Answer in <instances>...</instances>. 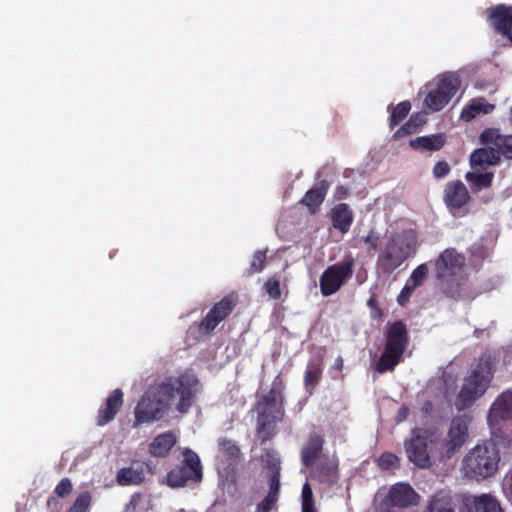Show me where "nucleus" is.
Wrapping results in <instances>:
<instances>
[{"label":"nucleus","mask_w":512,"mask_h":512,"mask_svg":"<svg viewBox=\"0 0 512 512\" xmlns=\"http://www.w3.org/2000/svg\"><path fill=\"white\" fill-rule=\"evenodd\" d=\"M198 378L189 372L166 377L161 383L147 390L135 408V426L153 423L163 418L175 395H179L177 411L184 414L194 403L198 390Z\"/></svg>","instance_id":"1"},{"label":"nucleus","mask_w":512,"mask_h":512,"mask_svg":"<svg viewBox=\"0 0 512 512\" xmlns=\"http://www.w3.org/2000/svg\"><path fill=\"white\" fill-rule=\"evenodd\" d=\"M469 417L456 416L451 420L447 437L441 439L436 430L416 428L405 442L408 459L419 468H429L431 458L444 462L451 459L468 438Z\"/></svg>","instance_id":"2"},{"label":"nucleus","mask_w":512,"mask_h":512,"mask_svg":"<svg viewBox=\"0 0 512 512\" xmlns=\"http://www.w3.org/2000/svg\"><path fill=\"white\" fill-rule=\"evenodd\" d=\"M419 235L414 228H405L391 233L376 261L377 270L390 275L407 260L413 258L419 248Z\"/></svg>","instance_id":"3"},{"label":"nucleus","mask_w":512,"mask_h":512,"mask_svg":"<svg viewBox=\"0 0 512 512\" xmlns=\"http://www.w3.org/2000/svg\"><path fill=\"white\" fill-rule=\"evenodd\" d=\"M285 388L284 379L278 374L273 379L270 390L262 395L255 404L257 434L261 438L262 443L274 436L276 424L282 422L285 417Z\"/></svg>","instance_id":"4"},{"label":"nucleus","mask_w":512,"mask_h":512,"mask_svg":"<svg viewBox=\"0 0 512 512\" xmlns=\"http://www.w3.org/2000/svg\"><path fill=\"white\" fill-rule=\"evenodd\" d=\"M438 288L448 298L458 300L462 296L467 277L463 272L465 257L455 248H447L431 261Z\"/></svg>","instance_id":"5"},{"label":"nucleus","mask_w":512,"mask_h":512,"mask_svg":"<svg viewBox=\"0 0 512 512\" xmlns=\"http://www.w3.org/2000/svg\"><path fill=\"white\" fill-rule=\"evenodd\" d=\"M409 342L407 325L402 320L387 323L384 349L375 365V370L380 374L394 371L402 362Z\"/></svg>","instance_id":"6"},{"label":"nucleus","mask_w":512,"mask_h":512,"mask_svg":"<svg viewBox=\"0 0 512 512\" xmlns=\"http://www.w3.org/2000/svg\"><path fill=\"white\" fill-rule=\"evenodd\" d=\"M493 378V364L490 356H481L465 379V383L455 399V407L463 411L484 395Z\"/></svg>","instance_id":"7"},{"label":"nucleus","mask_w":512,"mask_h":512,"mask_svg":"<svg viewBox=\"0 0 512 512\" xmlns=\"http://www.w3.org/2000/svg\"><path fill=\"white\" fill-rule=\"evenodd\" d=\"M500 454L492 443L475 446L464 457L462 468L465 475L472 479H485L493 476L498 470Z\"/></svg>","instance_id":"8"},{"label":"nucleus","mask_w":512,"mask_h":512,"mask_svg":"<svg viewBox=\"0 0 512 512\" xmlns=\"http://www.w3.org/2000/svg\"><path fill=\"white\" fill-rule=\"evenodd\" d=\"M184 460L172 468L166 475V484L171 488L187 486L189 482L202 480V466L199 456L186 448L183 452Z\"/></svg>","instance_id":"9"},{"label":"nucleus","mask_w":512,"mask_h":512,"mask_svg":"<svg viewBox=\"0 0 512 512\" xmlns=\"http://www.w3.org/2000/svg\"><path fill=\"white\" fill-rule=\"evenodd\" d=\"M355 260L349 255L342 261L329 265L320 276V291L325 297L337 293L352 277Z\"/></svg>","instance_id":"10"},{"label":"nucleus","mask_w":512,"mask_h":512,"mask_svg":"<svg viewBox=\"0 0 512 512\" xmlns=\"http://www.w3.org/2000/svg\"><path fill=\"white\" fill-rule=\"evenodd\" d=\"M460 84V79L456 74H443L438 80L436 88L427 94L424 104L434 112L442 110L457 93Z\"/></svg>","instance_id":"11"},{"label":"nucleus","mask_w":512,"mask_h":512,"mask_svg":"<svg viewBox=\"0 0 512 512\" xmlns=\"http://www.w3.org/2000/svg\"><path fill=\"white\" fill-rule=\"evenodd\" d=\"M238 304V295L231 293L216 302L206 316L197 324L198 330L209 334L234 311Z\"/></svg>","instance_id":"12"},{"label":"nucleus","mask_w":512,"mask_h":512,"mask_svg":"<svg viewBox=\"0 0 512 512\" xmlns=\"http://www.w3.org/2000/svg\"><path fill=\"white\" fill-rule=\"evenodd\" d=\"M443 200L449 212L454 217L460 218L469 214L467 205L471 200V196L462 181H449L445 185Z\"/></svg>","instance_id":"13"},{"label":"nucleus","mask_w":512,"mask_h":512,"mask_svg":"<svg viewBox=\"0 0 512 512\" xmlns=\"http://www.w3.org/2000/svg\"><path fill=\"white\" fill-rule=\"evenodd\" d=\"M482 145H490L498 152L499 161L501 158L512 160V135L501 133L498 128H486L479 135Z\"/></svg>","instance_id":"14"},{"label":"nucleus","mask_w":512,"mask_h":512,"mask_svg":"<svg viewBox=\"0 0 512 512\" xmlns=\"http://www.w3.org/2000/svg\"><path fill=\"white\" fill-rule=\"evenodd\" d=\"M311 476L314 480L322 484H336L339 480L338 458L335 456L320 458V460L311 467Z\"/></svg>","instance_id":"15"},{"label":"nucleus","mask_w":512,"mask_h":512,"mask_svg":"<svg viewBox=\"0 0 512 512\" xmlns=\"http://www.w3.org/2000/svg\"><path fill=\"white\" fill-rule=\"evenodd\" d=\"M418 494L409 484L399 483L391 487L384 499L388 507L406 508L418 504Z\"/></svg>","instance_id":"16"},{"label":"nucleus","mask_w":512,"mask_h":512,"mask_svg":"<svg viewBox=\"0 0 512 512\" xmlns=\"http://www.w3.org/2000/svg\"><path fill=\"white\" fill-rule=\"evenodd\" d=\"M324 437L316 432L308 435L306 442L303 444L300 452L301 462L306 468H311L320 460L324 447Z\"/></svg>","instance_id":"17"},{"label":"nucleus","mask_w":512,"mask_h":512,"mask_svg":"<svg viewBox=\"0 0 512 512\" xmlns=\"http://www.w3.org/2000/svg\"><path fill=\"white\" fill-rule=\"evenodd\" d=\"M123 405V392L117 388L107 397L105 404L98 410L97 425L104 426L111 422Z\"/></svg>","instance_id":"18"},{"label":"nucleus","mask_w":512,"mask_h":512,"mask_svg":"<svg viewBox=\"0 0 512 512\" xmlns=\"http://www.w3.org/2000/svg\"><path fill=\"white\" fill-rule=\"evenodd\" d=\"M475 149L470 155V165L472 168L486 170L490 166L500 164L498 152L494 151L490 145Z\"/></svg>","instance_id":"19"},{"label":"nucleus","mask_w":512,"mask_h":512,"mask_svg":"<svg viewBox=\"0 0 512 512\" xmlns=\"http://www.w3.org/2000/svg\"><path fill=\"white\" fill-rule=\"evenodd\" d=\"M329 183L327 180H321L316 187L309 189L300 203L306 206L311 213H316L321 204L324 202Z\"/></svg>","instance_id":"20"},{"label":"nucleus","mask_w":512,"mask_h":512,"mask_svg":"<svg viewBox=\"0 0 512 512\" xmlns=\"http://www.w3.org/2000/svg\"><path fill=\"white\" fill-rule=\"evenodd\" d=\"M176 442L177 437L171 431L159 434L149 444V453L153 457L164 458L169 454Z\"/></svg>","instance_id":"21"},{"label":"nucleus","mask_w":512,"mask_h":512,"mask_svg":"<svg viewBox=\"0 0 512 512\" xmlns=\"http://www.w3.org/2000/svg\"><path fill=\"white\" fill-rule=\"evenodd\" d=\"M353 212L346 203L337 204L331 210L332 225L342 233H347L353 223Z\"/></svg>","instance_id":"22"},{"label":"nucleus","mask_w":512,"mask_h":512,"mask_svg":"<svg viewBox=\"0 0 512 512\" xmlns=\"http://www.w3.org/2000/svg\"><path fill=\"white\" fill-rule=\"evenodd\" d=\"M218 451L225 457L229 466L237 465L242 459V452L238 444L226 437L218 440Z\"/></svg>","instance_id":"23"},{"label":"nucleus","mask_w":512,"mask_h":512,"mask_svg":"<svg viewBox=\"0 0 512 512\" xmlns=\"http://www.w3.org/2000/svg\"><path fill=\"white\" fill-rule=\"evenodd\" d=\"M445 144V137L442 134L420 136L410 140V147L419 151H438Z\"/></svg>","instance_id":"24"},{"label":"nucleus","mask_w":512,"mask_h":512,"mask_svg":"<svg viewBox=\"0 0 512 512\" xmlns=\"http://www.w3.org/2000/svg\"><path fill=\"white\" fill-rule=\"evenodd\" d=\"M493 104L487 103L485 99H474L468 105H466L461 114L460 118L466 122L473 120L479 114H489L494 110Z\"/></svg>","instance_id":"25"},{"label":"nucleus","mask_w":512,"mask_h":512,"mask_svg":"<svg viewBox=\"0 0 512 512\" xmlns=\"http://www.w3.org/2000/svg\"><path fill=\"white\" fill-rule=\"evenodd\" d=\"M491 413L500 419H508L512 415V390L502 392L493 403Z\"/></svg>","instance_id":"26"},{"label":"nucleus","mask_w":512,"mask_h":512,"mask_svg":"<svg viewBox=\"0 0 512 512\" xmlns=\"http://www.w3.org/2000/svg\"><path fill=\"white\" fill-rule=\"evenodd\" d=\"M471 506L475 512H503L499 501L490 494L473 497Z\"/></svg>","instance_id":"27"},{"label":"nucleus","mask_w":512,"mask_h":512,"mask_svg":"<svg viewBox=\"0 0 512 512\" xmlns=\"http://www.w3.org/2000/svg\"><path fill=\"white\" fill-rule=\"evenodd\" d=\"M144 472L142 469H134L133 467H124L117 473L116 480L121 486L139 485L144 481Z\"/></svg>","instance_id":"28"},{"label":"nucleus","mask_w":512,"mask_h":512,"mask_svg":"<svg viewBox=\"0 0 512 512\" xmlns=\"http://www.w3.org/2000/svg\"><path fill=\"white\" fill-rule=\"evenodd\" d=\"M494 178V173L485 172V173H475V172H467L465 175V179L472 184V191L478 192L483 188H489L492 185Z\"/></svg>","instance_id":"29"},{"label":"nucleus","mask_w":512,"mask_h":512,"mask_svg":"<svg viewBox=\"0 0 512 512\" xmlns=\"http://www.w3.org/2000/svg\"><path fill=\"white\" fill-rule=\"evenodd\" d=\"M322 365L319 361L309 362L304 374V385L306 388H314L319 384L322 376Z\"/></svg>","instance_id":"30"},{"label":"nucleus","mask_w":512,"mask_h":512,"mask_svg":"<svg viewBox=\"0 0 512 512\" xmlns=\"http://www.w3.org/2000/svg\"><path fill=\"white\" fill-rule=\"evenodd\" d=\"M410 110L411 103L407 100L397 104L391 112L389 118L390 129H394L397 125H399L408 116Z\"/></svg>","instance_id":"31"},{"label":"nucleus","mask_w":512,"mask_h":512,"mask_svg":"<svg viewBox=\"0 0 512 512\" xmlns=\"http://www.w3.org/2000/svg\"><path fill=\"white\" fill-rule=\"evenodd\" d=\"M261 463L268 468L271 473H280V458L273 449H264L260 456Z\"/></svg>","instance_id":"32"},{"label":"nucleus","mask_w":512,"mask_h":512,"mask_svg":"<svg viewBox=\"0 0 512 512\" xmlns=\"http://www.w3.org/2000/svg\"><path fill=\"white\" fill-rule=\"evenodd\" d=\"M92 504V494L89 491H83L78 494L73 504L67 512H89Z\"/></svg>","instance_id":"33"},{"label":"nucleus","mask_w":512,"mask_h":512,"mask_svg":"<svg viewBox=\"0 0 512 512\" xmlns=\"http://www.w3.org/2000/svg\"><path fill=\"white\" fill-rule=\"evenodd\" d=\"M428 273V263H422L412 271L407 282L410 283L413 287L418 288L424 283Z\"/></svg>","instance_id":"34"},{"label":"nucleus","mask_w":512,"mask_h":512,"mask_svg":"<svg viewBox=\"0 0 512 512\" xmlns=\"http://www.w3.org/2000/svg\"><path fill=\"white\" fill-rule=\"evenodd\" d=\"M424 512H454V510L449 500L434 496Z\"/></svg>","instance_id":"35"},{"label":"nucleus","mask_w":512,"mask_h":512,"mask_svg":"<svg viewBox=\"0 0 512 512\" xmlns=\"http://www.w3.org/2000/svg\"><path fill=\"white\" fill-rule=\"evenodd\" d=\"M266 254H267V249L257 250L253 254L252 262H251V265L249 268L250 274L260 273L264 269L265 263H266V258H267Z\"/></svg>","instance_id":"36"},{"label":"nucleus","mask_w":512,"mask_h":512,"mask_svg":"<svg viewBox=\"0 0 512 512\" xmlns=\"http://www.w3.org/2000/svg\"><path fill=\"white\" fill-rule=\"evenodd\" d=\"M270 298L277 300L281 297L280 280L277 276L270 277L264 285Z\"/></svg>","instance_id":"37"},{"label":"nucleus","mask_w":512,"mask_h":512,"mask_svg":"<svg viewBox=\"0 0 512 512\" xmlns=\"http://www.w3.org/2000/svg\"><path fill=\"white\" fill-rule=\"evenodd\" d=\"M378 465L384 470H390L398 467L399 458L392 453H383L378 459Z\"/></svg>","instance_id":"38"},{"label":"nucleus","mask_w":512,"mask_h":512,"mask_svg":"<svg viewBox=\"0 0 512 512\" xmlns=\"http://www.w3.org/2000/svg\"><path fill=\"white\" fill-rule=\"evenodd\" d=\"M73 484L69 478H62L54 489L55 494L60 498H65L71 494Z\"/></svg>","instance_id":"39"},{"label":"nucleus","mask_w":512,"mask_h":512,"mask_svg":"<svg viewBox=\"0 0 512 512\" xmlns=\"http://www.w3.org/2000/svg\"><path fill=\"white\" fill-rule=\"evenodd\" d=\"M362 241L366 244L368 252L376 251L379 246L380 237L375 230L371 229L366 236L362 237Z\"/></svg>","instance_id":"40"},{"label":"nucleus","mask_w":512,"mask_h":512,"mask_svg":"<svg viewBox=\"0 0 512 512\" xmlns=\"http://www.w3.org/2000/svg\"><path fill=\"white\" fill-rule=\"evenodd\" d=\"M315 506L313 491L308 482H305L301 491V507Z\"/></svg>","instance_id":"41"},{"label":"nucleus","mask_w":512,"mask_h":512,"mask_svg":"<svg viewBox=\"0 0 512 512\" xmlns=\"http://www.w3.org/2000/svg\"><path fill=\"white\" fill-rule=\"evenodd\" d=\"M415 287H413L410 283L406 282L399 295L397 296V302L400 306H405L412 294L415 291Z\"/></svg>","instance_id":"42"},{"label":"nucleus","mask_w":512,"mask_h":512,"mask_svg":"<svg viewBox=\"0 0 512 512\" xmlns=\"http://www.w3.org/2000/svg\"><path fill=\"white\" fill-rule=\"evenodd\" d=\"M450 166L445 161H439L434 165L433 175L437 179L445 178L450 173Z\"/></svg>","instance_id":"43"},{"label":"nucleus","mask_w":512,"mask_h":512,"mask_svg":"<svg viewBox=\"0 0 512 512\" xmlns=\"http://www.w3.org/2000/svg\"><path fill=\"white\" fill-rule=\"evenodd\" d=\"M418 130L411 125L408 121L402 125L394 134L393 139L394 140H400L404 138L405 136L411 135L416 133Z\"/></svg>","instance_id":"44"},{"label":"nucleus","mask_w":512,"mask_h":512,"mask_svg":"<svg viewBox=\"0 0 512 512\" xmlns=\"http://www.w3.org/2000/svg\"><path fill=\"white\" fill-rule=\"evenodd\" d=\"M277 498L272 495L266 497L257 505L256 512H269L277 502Z\"/></svg>","instance_id":"45"},{"label":"nucleus","mask_w":512,"mask_h":512,"mask_svg":"<svg viewBox=\"0 0 512 512\" xmlns=\"http://www.w3.org/2000/svg\"><path fill=\"white\" fill-rule=\"evenodd\" d=\"M269 492L268 495H272L278 499V494L280 490V473H273L269 480Z\"/></svg>","instance_id":"46"},{"label":"nucleus","mask_w":512,"mask_h":512,"mask_svg":"<svg viewBox=\"0 0 512 512\" xmlns=\"http://www.w3.org/2000/svg\"><path fill=\"white\" fill-rule=\"evenodd\" d=\"M143 496L141 493L136 492L131 495L129 502L125 507V512H136L138 506L140 505Z\"/></svg>","instance_id":"47"},{"label":"nucleus","mask_w":512,"mask_h":512,"mask_svg":"<svg viewBox=\"0 0 512 512\" xmlns=\"http://www.w3.org/2000/svg\"><path fill=\"white\" fill-rule=\"evenodd\" d=\"M349 188L343 185H339L336 187L334 191L335 200H343L346 199L349 195Z\"/></svg>","instance_id":"48"},{"label":"nucleus","mask_w":512,"mask_h":512,"mask_svg":"<svg viewBox=\"0 0 512 512\" xmlns=\"http://www.w3.org/2000/svg\"><path fill=\"white\" fill-rule=\"evenodd\" d=\"M408 122L418 130V128L425 123V119L420 113H415L410 116Z\"/></svg>","instance_id":"49"},{"label":"nucleus","mask_w":512,"mask_h":512,"mask_svg":"<svg viewBox=\"0 0 512 512\" xmlns=\"http://www.w3.org/2000/svg\"><path fill=\"white\" fill-rule=\"evenodd\" d=\"M434 405L431 401L427 400L423 403L421 411L425 415H430L433 412Z\"/></svg>","instance_id":"50"},{"label":"nucleus","mask_w":512,"mask_h":512,"mask_svg":"<svg viewBox=\"0 0 512 512\" xmlns=\"http://www.w3.org/2000/svg\"><path fill=\"white\" fill-rule=\"evenodd\" d=\"M367 305L368 307H370L372 310H375L378 314L381 313V309L379 307V303L378 301L376 300L375 296H372L368 301H367Z\"/></svg>","instance_id":"51"},{"label":"nucleus","mask_w":512,"mask_h":512,"mask_svg":"<svg viewBox=\"0 0 512 512\" xmlns=\"http://www.w3.org/2000/svg\"><path fill=\"white\" fill-rule=\"evenodd\" d=\"M408 412H409V409L407 407H405V406L401 407L397 414L398 421L405 420L408 415Z\"/></svg>","instance_id":"52"},{"label":"nucleus","mask_w":512,"mask_h":512,"mask_svg":"<svg viewBox=\"0 0 512 512\" xmlns=\"http://www.w3.org/2000/svg\"><path fill=\"white\" fill-rule=\"evenodd\" d=\"M301 512H317L315 506L301 507Z\"/></svg>","instance_id":"53"},{"label":"nucleus","mask_w":512,"mask_h":512,"mask_svg":"<svg viewBox=\"0 0 512 512\" xmlns=\"http://www.w3.org/2000/svg\"><path fill=\"white\" fill-rule=\"evenodd\" d=\"M335 367L337 369H342L343 367V359L341 357H338L335 361Z\"/></svg>","instance_id":"54"},{"label":"nucleus","mask_w":512,"mask_h":512,"mask_svg":"<svg viewBox=\"0 0 512 512\" xmlns=\"http://www.w3.org/2000/svg\"><path fill=\"white\" fill-rule=\"evenodd\" d=\"M509 490L512 494V469H511V473H510V483H509Z\"/></svg>","instance_id":"55"},{"label":"nucleus","mask_w":512,"mask_h":512,"mask_svg":"<svg viewBox=\"0 0 512 512\" xmlns=\"http://www.w3.org/2000/svg\"><path fill=\"white\" fill-rule=\"evenodd\" d=\"M510 120L512 122V107L510 108Z\"/></svg>","instance_id":"56"}]
</instances>
